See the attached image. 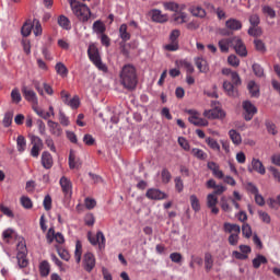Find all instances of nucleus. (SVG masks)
I'll use <instances>...</instances> for the list:
<instances>
[{
  "label": "nucleus",
  "instance_id": "1",
  "mask_svg": "<svg viewBox=\"0 0 280 280\" xmlns=\"http://www.w3.org/2000/svg\"><path fill=\"white\" fill-rule=\"evenodd\" d=\"M120 84L127 91H135L139 82L137 78V68L128 63L125 65L119 72Z\"/></svg>",
  "mask_w": 280,
  "mask_h": 280
},
{
  "label": "nucleus",
  "instance_id": "2",
  "mask_svg": "<svg viewBox=\"0 0 280 280\" xmlns=\"http://www.w3.org/2000/svg\"><path fill=\"white\" fill-rule=\"evenodd\" d=\"M71 10L73 14L79 19L82 23H86L91 19V9L77 0H69Z\"/></svg>",
  "mask_w": 280,
  "mask_h": 280
},
{
  "label": "nucleus",
  "instance_id": "3",
  "mask_svg": "<svg viewBox=\"0 0 280 280\" xmlns=\"http://www.w3.org/2000/svg\"><path fill=\"white\" fill-rule=\"evenodd\" d=\"M88 56H89L91 62H93V65L96 67V69L98 71H103L104 73H106V71H108V68L106 67V65H104V62H102V57H100V50L97 49V47L95 45L89 46Z\"/></svg>",
  "mask_w": 280,
  "mask_h": 280
},
{
  "label": "nucleus",
  "instance_id": "4",
  "mask_svg": "<svg viewBox=\"0 0 280 280\" xmlns=\"http://www.w3.org/2000/svg\"><path fill=\"white\" fill-rule=\"evenodd\" d=\"M16 259L19 268H27V266H30V260H27V247L23 242L18 244Z\"/></svg>",
  "mask_w": 280,
  "mask_h": 280
},
{
  "label": "nucleus",
  "instance_id": "5",
  "mask_svg": "<svg viewBox=\"0 0 280 280\" xmlns=\"http://www.w3.org/2000/svg\"><path fill=\"white\" fill-rule=\"evenodd\" d=\"M178 38H180V30H173L170 34V44L164 46L166 51H178Z\"/></svg>",
  "mask_w": 280,
  "mask_h": 280
},
{
  "label": "nucleus",
  "instance_id": "6",
  "mask_svg": "<svg viewBox=\"0 0 280 280\" xmlns=\"http://www.w3.org/2000/svg\"><path fill=\"white\" fill-rule=\"evenodd\" d=\"M88 238L92 246H97L98 244L100 250H102V248H106V236H104L103 232H97L96 236H92L91 233H89Z\"/></svg>",
  "mask_w": 280,
  "mask_h": 280
},
{
  "label": "nucleus",
  "instance_id": "7",
  "mask_svg": "<svg viewBox=\"0 0 280 280\" xmlns=\"http://www.w3.org/2000/svg\"><path fill=\"white\" fill-rule=\"evenodd\" d=\"M244 119L250 121L257 115V107L250 101L243 102Z\"/></svg>",
  "mask_w": 280,
  "mask_h": 280
},
{
  "label": "nucleus",
  "instance_id": "8",
  "mask_svg": "<svg viewBox=\"0 0 280 280\" xmlns=\"http://www.w3.org/2000/svg\"><path fill=\"white\" fill-rule=\"evenodd\" d=\"M59 185L61 187V191L66 198H71L73 194V184L71 180L65 176H62L59 180Z\"/></svg>",
  "mask_w": 280,
  "mask_h": 280
},
{
  "label": "nucleus",
  "instance_id": "9",
  "mask_svg": "<svg viewBox=\"0 0 280 280\" xmlns=\"http://www.w3.org/2000/svg\"><path fill=\"white\" fill-rule=\"evenodd\" d=\"M83 268L85 272H93V268H95V255L93 253L88 252L84 254Z\"/></svg>",
  "mask_w": 280,
  "mask_h": 280
},
{
  "label": "nucleus",
  "instance_id": "10",
  "mask_svg": "<svg viewBox=\"0 0 280 280\" xmlns=\"http://www.w3.org/2000/svg\"><path fill=\"white\" fill-rule=\"evenodd\" d=\"M22 94L26 102H30V104H33V106H38V96L34 90H30L27 86H23Z\"/></svg>",
  "mask_w": 280,
  "mask_h": 280
},
{
  "label": "nucleus",
  "instance_id": "11",
  "mask_svg": "<svg viewBox=\"0 0 280 280\" xmlns=\"http://www.w3.org/2000/svg\"><path fill=\"white\" fill-rule=\"evenodd\" d=\"M247 171L249 172V174H253V172H257V174H261V176H264V174H266V166H264V163H261L259 159L254 158L252 160V165L247 166Z\"/></svg>",
  "mask_w": 280,
  "mask_h": 280
},
{
  "label": "nucleus",
  "instance_id": "12",
  "mask_svg": "<svg viewBox=\"0 0 280 280\" xmlns=\"http://www.w3.org/2000/svg\"><path fill=\"white\" fill-rule=\"evenodd\" d=\"M145 198L149 200H165L167 195L160 189L156 188H149L145 192Z\"/></svg>",
  "mask_w": 280,
  "mask_h": 280
},
{
  "label": "nucleus",
  "instance_id": "13",
  "mask_svg": "<svg viewBox=\"0 0 280 280\" xmlns=\"http://www.w3.org/2000/svg\"><path fill=\"white\" fill-rule=\"evenodd\" d=\"M232 47H234L236 54L242 58H246L248 56V50H246V45L238 37H234V42Z\"/></svg>",
  "mask_w": 280,
  "mask_h": 280
},
{
  "label": "nucleus",
  "instance_id": "14",
  "mask_svg": "<svg viewBox=\"0 0 280 280\" xmlns=\"http://www.w3.org/2000/svg\"><path fill=\"white\" fill-rule=\"evenodd\" d=\"M207 207L211 209V213L218 215L220 213V209L218 208V196L213 195V192L207 196Z\"/></svg>",
  "mask_w": 280,
  "mask_h": 280
},
{
  "label": "nucleus",
  "instance_id": "15",
  "mask_svg": "<svg viewBox=\"0 0 280 280\" xmlns=\"http://www.w3.org/2000/svg\"><path fill=\"white\" fill-rule=\"evenodd\" d=\"M47 126L52 137H62V127L60 126L59 122L48 119Z\"/></svg>",
  "mask_w": 280,
  "mask_h": 280
},
{
  "label": "nucleus",
  "instance_id": "16",
  "mask_svg": "<svg viewBox=\"0 0 280 280\" xmlns=\"http://www.w3.org/2000/svg\"><path fill=\"white\" fill-rule=\"evenodd\" d=\"M203 116L208 119H224V117H226V114L221 108H212L210 110H206L203 113Z\"/></svg>",
  "mask_w": 280,
  "mask_h": 280
},
{
  "label": "nucleus",
  "instance_id": "17",
  "mask_svg": "<svg viewBox=\"0 0 280 280\" xmlns=\"http://www.w3.org/2000/svg\"><path fill=\"white\" fill-rule=\"evenodd\" d=\"M149 14L154 23H167V14H163L159 9H152Z\"/></svg>",
  "mask_w": 280,
  "mask_h": 280
},
{
  "label": "nucleus",
  "instance_id": "18",
  "mask_svg": "<svg viewBox=\"0 0 280 280\" xmlns=\"http://www.w3.org/2000/svg\"><path fill=\"white\" fill-rule=\"evenodd\" d=\"M208 170H211L214 178L222 180L224 178V172L220 170V165L215 162H208Z\"/></svg>",
  "mask_w": 280,
  "mask_h": 280
},
{
  "label": "nucleus",
  "instance_id": "19",
  "mask_svg": "<svg viewBox=\"0 0 280 280\" xmlns=\"http://www.w3.org/2000/svg\"><path fill=\"white\" fill-rule=\"evenodd\" d=\"M42 165L45 170H51L54 167V158L48 151L42 153Z\"/></svg>",
  "mask_w": 280,
  "mask_h": 280
},
{
  "label": "nucleus",
  "instance_id": "20",
  "mask_svg": "<svg viewBox=\"0 0 280 280\" xmlns=\"http://www.w3.org/2000/svg\"><path fill=\"white\" fill-rule=\"evenodd\" d=\"M118 36L121 39V43H128L130 38H132V35L130 32H128V24H121L118 30Z\"/></svg>",
  "mask_w": 280,
  "mask_h": 280
},
{
  "label": "nucleus",
  "instance_id": "21",
  "mask_svg": "<svg viewBox=\"0 0 280 280\" xmlns=\"http://www.w3.org/2000/svg\"><path fill=\"white\" fill-rule=\"evenodd\" d=\"M225 27L231 32H238V30H242V22L237 19L232 18L225 22Z\"/></svg>",
  "mask_w": 280,
  "mask_h": 280
},
{
  "label": "nucleus",
  "instance_id": "22",
  "mask_svg": "<svg viewBox=\"0 0 280 280\" xmlns=\"http://www.w3.org/2000/svg\"><path fill=\"white\" fill-rule=\"evenodd\" d=\"M235 40V37L230 38H223L219 40V48L222 54H228L229 47H233V42Z\"/></svg>",
  "mask_w": 280,
  "mask_h": 280
},
{
  "label": "nucleus",
  "instance_id": "23",
  "mask_svg": "<svg viewBox=\"0 0 280 280\" xmlns=\"http://www.w3.org/2000/svg\"><path fill=\"white\" fill-rule=\"evenodd\" d=\"M195 63L197 69H199L200 73H208L209 72V65L207 63V60L202 57H197L195 59Z\"/></svg>",
  "mask_w": 280,
  "mask_h": 280
},
{
  "label": "nucleus",
  "instance_id": "24",
  "mask_svg": "<svg viewBox=\"0 0 280 280\" xmlns=\"http://www.w3.org/2000/svg\"><path fill=\"white\" fill-rule=\"evenodd\" d=\"M49 272H51V265H49V261L43 260L39 264V275L43 278L49 277Z\"/></svg>",
  "mask_w": 280,
  "mask_h": 280
},
{
  "label": "nucleus",
  "instance_id": "25",
  "mask_svg": "<svg viewBox=\"0 0 280 280\" xmlns=\"http://www.w3.org/2000/svg\"><path fill=\"white\" fill-rule=\"evenodd\" d=\"M173 21L177 25H183V23H187V13L179 10L173 14Z\"/></svg>",
  "mask_w": 280,
  "mask_h": 280
},
{
  "label": "nucleus",
  "instance_id": "26",
  "mask_svg": "<svg viewBox=\"0 0 280 280\" xmlns=\"http://www.w3.org/2000/svg\"><path fill=\"white\" fill-rule=\"evenodd\" d=\"M203 264L206 272H211V270H213L214 260L213 255H211V253L205 254Z\"/></svg>",
  "mask_w": 280,
  "mask_h": 280
},
{
  "label": "nucleus",
  "instance_id": "27",
  "mask_svg": "<svg viewBox=\"0 0 280 280\" xmlns=\"http://www.w3.org/2000/svg\"><path fill=\"white\" fill-rule=\"evenodd\" d=\"M164 9L165 10H170L171 12H180V10H185V5H182L174 2V1H170V2H164L163 3Z\"/></svg>",
  "mask_w": 280,
  "mask_h": 280
},
{
  "label": "nucleus",
  "instance_id": "28",
  "mask_svg": "<svg viewBox=\"0 0 280 280\" xmlns=\"http://www.w3.org/2000/svg\"><path fill=\"white\" fill-rule=\"evenodd\" d=\"M92 30L95 34L102 35L106 32V24H104V22L101 20H97L93 23Z\"/></svg>",
  "mask_w": 280,
  "mask_h": 280
},
{
  "label": "nucleus",
  "instance_id": "29",
  "mask_svg": "<svg viewBox=\"0 0 280 280\" xmlns=\"http://www.w3.org/2000/svg\"><path fill=\"white\" fill-rule=\"evenodd\" d=\"M57 23L60 27H62V30H66V31L71 30V21L69 20V18L65 15H59Z\"/></svg>",
  "mask_w": 280,
  "mask_h": 280
},
{
  "label": "nucleus",
  "instance_id": "30",
  "mask_svg": "<svg viewBox=\"0 0 280 280\" xmlns=\"http://www.w3.org/2000/svg\"><path fill=\"white\" fill-rule=\"evenodd\" d=\"M229 137L231 141L234 143V145H241L242 144V135L237 132L235 129H231L229 131Z\"/></svg>",
  "mask_w": 280,
  "mask_h": 280
},
{
  "label": "nucleus",
  "instance_id": "31",
  "mask_svg": "<svg viewBox=\"0 0 280 280\" xmlns=\"http://www.w3.org/2000/svg\"><path fill=\"white\" fill-rule=\"evenodd\" d=\"M188 121L194 126H209V121H207V119L200 118L199 115L189 116Z\"/></svg>",
  "mask_w": 280,
  "mask_h": 280
},
{
  "label": "nucleus",
  "instance_id": "32",
  "mask_svg": "<svg viewBox=\"0 0 280 280\" xmlns=\"http://www.w3.org/2000/svg\"><path fill=\"white\" fill-rule=\"evenodd\" d=\"M224 231L226 233H232V235H240L242 230L237 224L224 223Z\"/></svg>",
  "mask_w": 280,
  "mask_h": 280
},
{
  "label": "nucleus",
  "instance_id": "33",
  "mask_svg": "<svg viewBox=\"0 0 280 280\" xmlns=\"http://www.w3.org/2000/svg\"><path fill=\"white\" fill-rule=\"evenodd\" d=\"M190 13L198 19H205V16H207V11L202 9V7H192Z\"/></svg>",
  "mask_w": 280,
  "mask_h": 280
},
{
  "label": "nucleus",
  "instance_id": "34",
  "mask_svg": "<svg viewBox=\"0 0 280 280\" xmlns=\"http://www.w3.org/2000/svg\"><path fill=\"white\" fill-rule=\"evenodd\" d=\"M32 30H34V25L32 21H26L21 28L22 36L24 37L30 36V34H32Z\"/></svg>",
  "mask_w": 280,
  "mask_h": 280
},
{
  "label": "nucleus",
  "instance_id": "35",
  "mask_svg": "<svg viewBox=\"0 0 280 280\" xmlns=\"http://www.w3.org/2000/svg\"><path fill=\"white\" fill-rule=\"evenodd\" d=\"M223 89L231 97H235V95H237V91H235V85H233V83L231 82L224 81Z\"/></svg>",
  "mask_w": 280,
  "mask_h": 280
},
{
  "label": "nucleus",
  "instance_id": "36",
  "mask_svg": "<svg viewBox=\"0 0 280 280\" xmlns=\"http://www.w3.org/2000/svg\"><path fill=\"white\" fill-rule=\"evenodd\" d=\"M55 69L58 75H61V78H67L69 73V69H67V66H65V63L62 62L56 63Z\"/></svg>",
  "mask_w": 280,
  "mask_h": 280
},
{
  "label": "nucleus",
  "instance_id": "37",
  "mask_svg": "<svg viewBox=\"0 0 280 280\" xmlns=\"http://www.w3.org/2000/svg\"><path fill=\"white\" fill-rule=\"evenodd\" d=\"M252 264L254 268L258 269L261 267V264H268V258L264 255H257V257L253 259Z\"/></svg>",
  "mask_w": 280,
  "mask_h": 280
},
{
  "label": "nucleus",
  "instance_id": "38",
  "mask_svg": "<svg viewBox=\"0 0 280 280\" xmlns=\"http://www.w3.org/2000/svg\"><path fill=\"white\" fill-rule=\"evenodd\" d=\"M247 89L252 95V97H259V86L255 81H249Z\"/></svg>",
  "mask_w": 280,
  "mask_h": 280
},
{
  "label": "nucleus",
  "instance_id": "39",
  "mask_svg": "<svg viewBox=\"0 0 280 280\" xmlns=\"http://www.w3.org/2000/svg\"><path fill=\"white\" fill-rule=\"evenodd\" d=\"M23 97L21 96V91H19V88H14L11 91V101L13 104H21Z\"/></svg>",
  "mask_w": 280,
  "mask_h": 280
},
{
  "label": "nucleus",
  "instance_id": "40",
  "mask_svg": "<svg viewBox=\"0 0 280 280\" xmlns=\"http://www.w3.org/2000/svg\"><path fill=\"white\" fill-rule=\"evenodd\" d=\"M189 200H190L191 209L196 213H198V211H200V199H198V197L196 195H190Z\"/></svg>",
  "mask_w": 280,
  "mask_h": 280
},
{
  "label": "nucleus",
  "instance_id": "41",
  "mask_svg": "<svg viewBox=\"0 0 280 280\" xmlns=\"http://www.w3.org/2000/svg\"><path fill=\"white\" fill-rule=\"evenodd\" d=\"M33 34L35 36L43 35V25L40 24V21H38L37 19L33 20Z\"/></svg>",
  "mask_w": 280,
  "mask_h": 280
},
{
  "label": "nucleus",
  "instance_id": "42",
  "mask_svg": "<svg viewBox=\"0 0 280 280\" xmlns=\"http://www.w3.org/2000/svg\"><path fill=\"white\" fill-rule=\"evenodd\" d=\"M74 259L77 264H80V261H82V243L80 241H77L75 243Z\"/></svg>",
  "mask_w": 280,
  "mask_h": 280
},
{
  "label": "nucleus",
  "instance_id": "43",
  "mask_svg": "<svg viewBox=\"0 0 280 280\" xmlns=\"http://www.w3.org/2000/svg\"><path fill=\"white\" fill-rule=\"evenodd\" d=\"M220 206L222 211H224L225 213H231L233 211V208H231V205H229V199H226V197H221L220 200Z\"/></svg>",
  "mask_w": 280,
  "mask_h": 280
},
{
  "label": "nucleus",
  "instance_id": "44",
  "mask_svg": "<svg viewBox=\"0 0 280 280\" xmlns=\"http://www.w3.org/2000/svg\"><path fill=\"white\" fill-rule=\"evenodd\" d=\"M18 151L25 152V148H27V140L25 137L19 136L16 139Z\"/></svg>",
  "mask_w": 280,
  "mask_h": 280
},
{
  "label": "nucleus",
  "instance_id": "45",
  "mask_svg": "<svg viewBox=\"0 0 280 280\" xmlns=\"http://www.w3.org/2000/svg\"><path fill=\"white\" fill-rule=\"evenodd\" d=\"M206 143L207 145H209V148H211V150H213L214 152H220V143H218V140L213 139V138H207L206 139Z\"/></svg>",
  "mask_w": 280,
  "mask_h": 280
},
{
  "label": "nucleus",
  "instance_id": "46",
  "mask_svg": "<svg viewBox=\"0 0 280 280\" xmlns=\"http://www.w3.org/2000/svg\"><path fill=\"white\" fill-rule=\"evenodd\" d=\"M14 118V114L12 112H7L4 114L2 124L4 126V128H10V126H12V119Z\"/></svg>",
  "mask_w": 280,
  "mask_h": 280
},
{
  "label": "nucleus",
  "instance_id": "47",
  "mask_svg": "<svg viewBox=\"0 0 280 280\" xmlns=\"http://www.w3.org/2000/svg\"><path fill=\"white\" fill-rule=\"evenodd\" d=\"M14 237V230L8 229L2 232V240L7 244H10V241Z\"/></svg>",
  "mask_w": 280,
  "mask_h": 280
},
{
  "label": "nucleus",
  "instance_id": "48",
  "mask_svg": "<svg viewBox=\"0 0 280 280\" xmlns=\"http://www.w3.org/2000/svg\"><path fill=\"white\" fill-rule=\"evenodd\" d=\"M191 154L196 159H199V161H205V159H207V154L205 153V151H202V149L194 148L191 150Z\"/></svg>",
  "mask_w": 280,
  "mask_h": 280
},
{
  "label": "nucleus",
  "instance_id": "49",
  "mask_svg": "<svg viewBox=\"0 0 280 280\" xmlns=\"http://www.w3.org/2000/svg\"><path fill=\"white\" fill-rule=\"evenodd\" d=\"M71 120H69V118L67 117V114H65V112L59 110V125L60 126H70Z\"/></svg>",
  "mask_w": 280,
  "mask_h": 280
},
{
  "label": "nucleus",
  "instance_id": "50",
  "mask_svg": "<svg viewBox=\"0 0 280 280\" xmlns=\"http://www.w3.org/2000/svg\"><path fill=\"white\" fill-rule=\"evenodd\" d=\"M252 69H253V72L255 73V75L257 77V78H264V68L261 67V65H259V63H254L253 66H252Z\"/></svg>",
  "mask_w": 280,
  "mask_h": 280
},
{
  "label": "nucleus",
  "instance_id": "51",
  "mask_svg": "<svg viewBox=\"0 0 280 280\" xmlns=\"http://www.w3.org/2000/svg\"><path fill=\"white\" fill-rule=\"evenodd\" d=\"M69 167L70 170H75V167H78V162L75 160V152H73V150H71L69 153Z\"/></svg>",
  "mask_w": 280,
  "mask_h": 280
},
{
  "label": "nucleus",
  "instance_id": "52",
  "mask_svg": "<svg viewBox=\"0 0 280 280\" xmlns=\"http://www.w3.org/2000/svg\"><path fill=\"white\" fill-rule=\"evenodd\" d=\"M242 233H243L244 237H246L247 240L252 237L253 229L248 225V223L243 224Z\"/></svg>",
  "mask_w": 280,
  "mask_h": 280
},
{
  "label": "nucleus",
  "instance_id": "53",
  "mask_svg": "<svg viewBox=\"0 0 280 280\" xmlns=\"http://www.w3.org/2000/svg\"><path fill=\"white\" fill-rule=\"evenodd\" d=\"M161 176H162V183H164L165 185H167V183L172 180V173H170L167 168L162 170Z\"/></svg>",
  "mask_w": 280,
  "mask_h": 280
},
{
  "label": "nucleus",
  "instance_id": "54",
  "mask_svg": "<svg viewBox=\"0 0 280 280\" xmlns=\"http://www.w3.org/2000/svg\"><path fill=\"white\" fill-rule=\"evenodd\" d=\"M258 215L261 222H264L265 224H270L271 218L270 214H268V212L259 210Z\"/></svg>",
  "mask_w": 280,
  "mask_h": 280
},
{
  "label": "nucleus",
  "instance_id": "55",
  "mask_svg": "<svg viewBox=\"0 0 280 280\" xmlns=\"http://www.w3.org/2000/svg\"><path fill=\"white\" fill-rule=\"evenodd\" d=\"M262 12L270 19H275V16H277V12H275V9H272L270 5H264Z\"/></svg>",
  "mask_w": 280,
  "mask_h": 280
},
{
  "label": "nucleus",
  "instance_id": "56",
  "mask_svg": "<svg viewBox=\"0 0 280 280\" xmlns=\"http://www.w3.org/2000/svg\"><path fill=\"white\" fill-rule=\"evenodd\" d=\"M57 252L59 257H61V259H63L65 261H69V259H71V255H69V252L67 249L58 247Z\"/></svg>",
  "mask_w": 280,
  "mask_h": 280
},
{
  "label": "nucleus",
  "instance_id": "57",
  "mask_svg": "<svg viewBox=\"0 0 280 280\" xmlns=\"http://www.w3.org/2000/svg\"><path fill=\"white\" fill-rule=\"evenodd\" d=\"M247 33L254 37L261 36V28L259 26H250Z\"/></svg>",
  "mask_w": 280,
  "mask_h": 280
},
{
  "label": "nucleus",
  "instance_id": "58",
  "mask_svg": "<svg viewBox=\"0 0 280 280\" xmlns=\"http://www.w3.org/2000/svg\"><path fill=\"white\" fill-rule=\"evenodd\" d=\"M178 144L180 145V148H183V150H185L186 152H189L190 145H189V141H187V139H185L184 137H179Z\"/></svg>",
  "mask_w": 280,
  "mask_h": 280
},
{
  "label": "nucleus",
  "instance_id": "59",
  "mask_svg": "<svg viewBox=\"0 0 280 280\" xmlns=\"http://www.w3.org/2000/svg\"><path fill=\"white\" fill-rule=\"evenodd\" d=\"M21 205L24 207V209H32L33 207L32 199L25 196L21 197Z\"/></svg>",
  "mask_w": 280,
  "mask_h": 280
},
{
  "label": "nucleus",
  "instance_id": "60",
  "mask_svg": "<svg viewBox=\"0 0 280 280\" xmlns=\"http://www.w3.org/2000/svg\"><path fill=\"white\" fill-rule=\"evenodd\" d=\"M228 62L231 65V67H240V58L235 55H230L228 57Z\"/></svg>",
  "mask_w": 280,
  "mask_h": 280
},
{
  "label": "nucleus",
  "instance_id": "61",
  "mask_svg": "<svg viewBox=\"0 0 280 280\" xmlns=\"http://www.w3.org/2000/svg\"><path fill=\"white\" fill-rule=\"evenodd\" d=\"M45 143L47 148H49L50 152H56V144H54L51 136H46Z\"/></svg>",
  "mask_w": 280,
  "mask_h": 280
},
{
  "label": "nucleus",
  "instance_id": "62",
  "mask_svg": "<svg viewBox=\"0 0 280 280\" xmlns=\"http://www.w3.org/2000/svg\"><path fill=\"white\" fill-rule=\"evenodd\" d=\"M266 128H267L269 135H277V126L272 121L267 120Z\"/></svg>",
  "mask_w": 280,
  "mask_h": 280
},
{
  "label": "nucleus",
  "instance_id": "63",
  "mask_svg": "<svg viewBox=\"0 0 280 280\" xmlns=\"http://www.w3.org/2000/svg\"><path fill=\"white\" fill-rule=\"evenodd\" d=\"M86 226H93L95 224V215L93 213H88L84 218Z\"/></svg>",
  "mask_w": 280,
  "mask_h": 280
},
{
  "label": "nucleus",
  "instance_id": "64",
  "mask_svg": "<svg viewBox=\"0 0 280 280\" xmlns=\"http://www.w3.org/2000/svg\"><path fill=\"white\" fill-rule=\"evenodd\" d=\"M269 172H271L275 180H277V183H280V171L277 167L271 166L269 167Z\"/></svg>",
  "mask_w": 280,
  "mask_h": 280
}]
</instances>
